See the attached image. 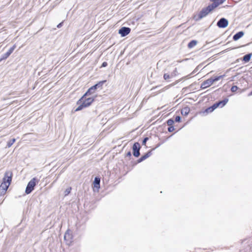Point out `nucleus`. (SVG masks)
Instances as JSON below:
<instances>
[{
	"label": "nucleus",
	"mask_w": 252,
	"mask_h": 252,
	"mask_svg": "<svg viewBox=\"0 0 252 252\" xmlns=\"http://www.w3.org/2000/svg\"><path fill=\"white\" fill-rule=\"evenodd\" d=\"M85 94L82 96V97L77 101L78 107L76 109L75 111L81 110L84 108L89 106L92 102L94 101V97L86 98Z\"/></svg>",
	"instance_id": "obj_1"
},
{
	"label": "nucleus",
	"mask_w": 252,
	"mask_h": 252,
	"mask_svg": "<svg viewBox=\"0 0 252 252\" xmlns=\"http://www.w3.org/2000/svg\"><path fill=\"white\" fill-rule=\"evenodd\" d=\"M12 173L9 171L6 172L3 178L2 182L0 186V189L7 190L12 180Z\"/></svg>",
	"instance_id": "obj_2"
},
{
	"label": "nucleus",
	"mask_w": 252,
	"mask_h": 252,
	"mask_svg": "<svg viewBox=\"0 0 252 252\" xmlns=\"http://www.w3.org/2000/svg\"><path fill=\"white\" fill-rule=\"evenodd\" d=\"M38 183L37 180L33 178L32 179L28 184L26 189V193L27 194L30 193L34 189V187L36 185V184Z\"/></svg>",
	"instance_id": "obj_3"
},
{
	"label": "nucleus",
	"mask_w": 252,
	"mask_h": 252,
	"mask_svg": "<svg viewBox=\"0 0 252 252\" xmlns=\"http://www.w3.org/2000/svg\"><path fill=\"white\" fill-rule=\"evenodd\" d=\"M214 8L210 4L208 5L206 8L203 9L199 14V18L201 19L206 15H207L209 12L213 10Z\"/></svg>",
	"instance_id": "obj_4"
},
{
	"label": "nucleus",
	"mask_w": 252,
	"mask_h": 252,
	"mask_svg": "<svg viewBox=\"0 0 252 252\" xmlns=\"http://www.w3.org/2000/svg\"><path fill=\"white\" fill-rule=\"evenodd\" d=\"M105 81H100L98 83L91 87L85 93V95H90L94 94L95 91L98 88L101 87Z\"/></svg>",
	"instance_id": "obj_5"
},
{
	"label": "nucleus",
	"mask_w": 252,
	"mask_h": 252,
	"mask_svg": "<svg viewBox=\"0 0 252 252\" xmlns=\"http://www.w3.org/2000/svg\"><path fill=\"white\" fill-rule=\"evenodd\" d=\"M228 25V21L224 18H222L219 20L217 26L220 28H225Z\"/></svg>",
	"instance_id": "obj_6"
},
{
	"label": "nucleus",
	"mask_w": 252,
	"mask_h": 252,
	"mask_svg": "<svg viewBox=\"0 0 252 252\" xmlns=\"http://www.w3.org/2000/svg\"><path fill=\"white\" fill-rule=\"evenodd\" d=\"M215 82L214 79L210 78L203 82L201 84V88L203 89L207 88L212 85Z\"/></svg>",
	"instance_id": "obj_7"
},
{
	"label": "nucleus",
	"mask_w": 252,
	"mask_h": 252,
	"mask_svg": "<svg viewBox=\"0 0 252 252\" xmlns=\"http://www.w3.org/2000/svg\"><path fill=\"white\" fill-rule=\"evenodd\" d=\"M133 155L138 157L140 155L139 150H140V145L138 143H135L133 145Z\"/></svg>",
	"instance_id": "obj_8"
},
{
	"label": "nucleus",
	"mask_w": 252,
	"mask_h": 252,
	"mask_svg": "<svg viewBox=\"0 0 252 252\" xmlns=\"http://www.w3.org/2000/svg\"><path fill=\"white\" fill-rule=\"evenodd\" d=\"M130 32V29L127 27H123L119 30V33L122 36L127 35Z\"/></svg>",
	"instance_id": "obj_9"
},
{
	"label": "nucleus",
	"mask_w": 252,
	"mask_h": 252,
	"mask_svg": "<svg viewBox=\"0 0 252 252\" xmlns=\"http://www.w3.org/2000/svg\"><path fill=\"white\" fill-rule=\"evenodd\" d=\"M228 101V99H224L223 100L220 101L214 104V107L218 108V107L220 106L221 107H222L224 105H225V104L227 103Z\"/></svg>",
	"instance_id": "obj_10"
},
{
	"label": "nucleus",
	"mask_w": 252,
	"mask_h": 252,
	"mask_svg": "<svg viewBox=\"0 0 252 252\" xmlns=\"http://www.w3.org/2000/svg\"><path fill=\"white\" fill-rule=\"evenodd\" d=\"M15 48L16 45H14L6 53L2 55L1 60L5 59L7 58H8L10 56V55L13 52Z\"/></svg>",
	"instance_id": "obj_11"
},
{
	"label": "nucleus",
	"mask_w": 252,
	"mask_h": 252,
	"mask_svg": "<svg viewBox=\"0 0 252 252\" xmlns=\"http://www.w3.org/2000/svg\"><path fill=\"white\" fill-rule=\"evenodd\" d=\"M213 3L211 4L212 6L215 9L219 5L223 3L226 0H211Z\"/></svg>",
	"instance_id": "obj_12"
},
{
	"label": "nucleus",
	"mask_w": 252,
	"mask_h": 252,
	"mask_svg": "<svg viewBox=\"0 0 252 252\" xmlns=\"http://www.w3.org/2000/svg\"><path fill=\"white\" fill-rule=\"evenodd\" d=\"M72 234L69 230H67L64 235V239L68 243H70L72 240Z\"/></svg>",
	"instance_id": "obj_13"
},
{
	"label": "nucleus",
	"mask_w": 252,
	"mask_h": 252,
	"mask_svg": "<svg viewBox=\"0 0 252 252\" xmlns=\"http://www.w3.org/2000/svg\"><path fill=\"white\" fill-rule=\"evenodd\" d=\"M100 179L97 177H95L94 178V190L96 189L97 191L100 188Z\"/></svg>",
	"instance_id": "obj_14"
},
{
	"label": "nucleus",
	"mask_w": 252,
	"mask_h": 252,
	"mask_svg": "<svg viewBox=\"0 0 252 252\" xmlns=\"http://www.w3.org/2000/svg\"><path fill=\"white\" fill-rule=\"evenodd\" d=\"M244 34L243 32H239L236 33L233 37V39L234 40L236 41L241 38Z\"/></svg>",
	"instance_id": "obj_15"
},
{
	"label": "nucleus",
	"mask_w": 252,
	"mask_h": 252,
	"mask_svg": "<svg viewBox=\"0 0 252 252\" xmlns=\"http://www.w3.org/2000/svg\"><path fill=\"white\" fill-rule=\"evenodd\" d=\"M190 111V109L188 107H185L183 108L181 110V114L182 115L186 116H187Z\"/></svg>",
	"instance_id": "obj_16"
},
{
	"label": "nucleus",
	"mask_w": 252,
	"mask_h": 252,
	"mask_svg": "<svg viewBox=\"0 0 252 252\" xmlns=\"http://www.w3.org/2000/svg\"><path fill=\"white\" fill-rule=\"evenodd\" d=\"M177 71V69L176 68L175 69V70H174V72L173 73V74H172V75H171V76L168 74H164V75H163V78L165 80H167V79H169L171 77H173L174 76L176 75V74H175V72H176Z\"/></svg>",
	"instance_id": "obj_17"
},
{
	"label": "nucleus",
	"mask_w": 252,
	"mask_h": 252,
	"mask_svg": "<svg viewBox=\"0 0 252 252\" xmlns=\"http://www.w3.org/2000/svg\"><path fill=\"white\" fill-rule=\"evenodd\" d=\"M252 55L251 54H248L245 55L243 57V61L245 62H248L250 61Z\"/></svg>",
	"instance_id": "obj_18"
},
{
	"label": "nucleus",
	"mask_w": 252,
	"mask_h": 252,
	"mask_svg": "<svg viewBox=\"0 0 252 252\" xmlns=\"http://www.w3.org/2000/svg\"><path fill=\"white\" fill-rule=\"evenodd\" d=\"M197 44V41L195 40H192L188 44V47L189 48H192Z\"/></svg>",
	"instance_id": "obj_19"
},
{
	"label": "nucleus",
	"mask_w": 252,
	"mask_h": 252,
	"mask_svg": "<svg viewBox=\"0 0 252 252\" xmlns=\"http://www.w3.org/2000/svg\"><path fill=\"white\" fill-rule=\"evenodd\" d=\"M150 156V153H147L145 154V155L141 157L138 160V162H141L145 159H146L147 158H148Z\"/></svg>",
	"instance_id": "obj_20"
},
{
	"label": "nucleus",
	"mask_w": 252,
	"mask_h": 252,
	"mask_svg": "<svg viewBox=\"0 0 252 252\" xmlns=\"http://www.w3.org/2000/svg\"><path fill=\"white\" fill-rule=\"evenodd\" d=\"M216 108H217V107H214V104H213L211 107H210L208 108L207 109H206L205 111L207 113H210V112H213Z\"/></svg>",
	"instance_id": "obj_21"
},
{
	"label": "nucleus",
	"mask_w": 252,
	"mask_h": 252,
	"mask_svg": "<svg viewBox=\"0 0 252 252\" xmlns=\"http://www.w3.org/2000/svg\"><path fill=\"white\" fill-rule=\"evenodd\" d=\"M15 140H16L15 138H13L10 141H9L7 143V147L8 148L10 147L12 145V144L15 142Z\"/></svg>",
	"instance_id": "obj_22"
},
{
	"label": "nucleus",
	"mask_w": 252,
	"mask_h": 252,
	"mask_svg": "<svg viewBox=\"0 0 252 252\" xmlns=\"http://www.w3.org/2000/svg\"><path fill=\"white\" fill-rule=\"evenodd\" d=\"M174 123V121L172 119H169L167 121V124L168 126H172L173 125Z\"/></svg>",
	"instance_id": "obj_23"
},
{
	"label": "nucleus",
	"mask_w": 252,
	"mask_h": 252,
	"mask_svg": "<svg viewBox=\"0 0 252 252\" xmlns=\"http://www.w3.org/2000/svg\"><path fill=\"white\" fill-rule=\"evenodd\" d=\"M71 190V188H68L67 189H65V190L64 191V195L65 196L68 195L70 192Z\"/></svg>",
	"instance_id": "obj_24"
},
{
	"label": "nucleus",
	"mask_w": 252,
	"mask_h": 252,
	"mask_svg": "<svg viewBox=\"0 0 252 252\" xmlns=\"http://www.w3.org/2000/svg\"><path fill=\"white\" fill-rule=\"evenodd\" d=\"M238 89V87L236 86H233L231 88V91L232 92H235Z\"/></svg>",
	"instance_id": "obj_25"
},
{
	"label": "nucleus",
	"mask_w": 252,
	"mask_h": 252,
	"mask_svg": "<svg viewBox=\"0 0 252 252\" xmlns=\"http://www.w3.org/2000/svg\"><path fill=\"white\" fill-rule=\"evenodd\" d=\"M222 78H223V76L220 75L219 76L216 77L214 79L215 82H216V81H219V80H220V79H221Z\"/></svg>",
	"instance_id": "obj_26"
},
{
	"label": "nucleus",
	"mask_w": 252,
	"mask_h": 252,
	"mask_svg": "<svg viewBox=\"0 0 252 252\" xmlns=\"http://www.w3.org/2000/svg\"><path fill=\"white\" fill-rule=\"evenodd\" d=\"M6 190L0 189V195H3L5 194Z\"/></svg>",
	"instance_id": "obj_27"
},
{
	"label": "nucleus",
	"mask_w": 252,
	"mask_h": 252,
	"mask_svg": "<svg viewBox=\"0 0 252 252\" xmlns=\"http://www.w3.org/2000/svg\"><path fill=\"white\" fill-rule=\"evenodd\" d=\"M175 120L176 122H180L181 121V117L179 116H177L175 117Z\"/></svg>",
	"instance_id": "obj_28"
},
{
	"label": "nucleus",
	"mask_w": 252,
	"mask_h": 252,
	"mask_svg": "<svg viewBox=\"0 0 252 252\" xmlns=\"http://www.w3.org/2000/svg\"><path fill=\"white\" fill-rule=\"evenodd\" d=\"M148 140V138H147V137L143 139V142H142L143 144L145 145V144H146V142H147V141Z\"/></svg>",
	"instance_id": "obj_29"
},
{
	"label": "nucleus",
	"mask_w": 252,
	"mask_h": 252,
	"mask_svg": "<svg viewBox=\"0 0 252 252\" xmlns=\"http://www.w3.org/2000/svg\"><path fill=\"white\" fill-rule=\"evenodd\" d=\"M174 129V128L173 126H170L168 128V131H170V132H171V131H173Z\"/></svg>",
	"instance_id": "obj_30"
},
{
	"label": "nucleus",
	"mask_w": 252,
	"mask_h": 252,
	"mask_svg": "<svg viewBox=\"0 0 252 252\" xmlns=\"http://www.w3.org/2000/svg\"><path fill=\"white\" fill-rule=\"evenodd\" d=\"M107 65V63L106 62H103L102 64V67H105Z\"/></svg>",
	"instance_id": "obj_31"
},
{
	"label": "nucleus",
	"mask_w": 252,
	"mask_h": 252,
	"mask_svg": "<svg viewBox=\"0 0 252 252\" xmlns=\"http://www.w3.org/2000/svg\"><path fill=\"white\" fill-rule=\"evenodd\" d=\"M62 23H60L58 26H57V27L58 28H60L61 26H62Z\"/></svg>",
	"instance_id": "obj_32"
},
{
	"label": "nucleus",
	"mask_w": 252,
	"mask_h": 252,
	"mask_svg": "<svg viewBox=\"0 0 252 252\" xmlns=\"http://www.w3.org/2000/svg\"><path fill=\"white\" fill-rule=\"evenodd\" d=\"M249 95H252V92L250 94H249Z\"/></svg>",
	"instance_id": "obj_33"
},
{
	"label": "nucleus",
	"mask_w": 252,
	"mask_h": 252,
	"mask_svg": "<svg viewBox=\"0 0 252 252\" xmlns=\"http://www.w3.org/2000/svg\"><path fill=\"white\" fill-rule=\"evenodd\" d=\"M222 76H223V78L225 76V75H223Z\"/></svg>",
	"instance_id": "obj_34"
}]
</instances>
